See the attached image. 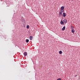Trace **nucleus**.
Returning <instances> with one entry per match:
<instances>
[{"label": "nucleus", "instance_id": "nucleus-4", "mask_svg": "<svg viewBox=\"0 0 80 80\" xmlns=\"http://www.w3.org/2000/svg\"><path fill=\"white\" fill-rule=\"evenodd\" d=\"M64 22L62 21V20H61V22H60V23L61 25H64Z\"/></svg>", "mask_w": 80, "mask_h": 80}, {"label": "nucleus", "instance_id": "nucleus-3", "mask_svg": "<svg viewBox=\"0 0 80 80\" xmlns=\"http://www.w3.org/2000/svg\"><path fill=\"white\" fill-rule=\"evenodd\" d=\"M62 17H66V14L65 13H63L62 14Z\"/></svg>", "mask_w": 80, "mask_h": 80}, {"label": "nucleus", "instance_id": "nucleus-12", "mask_svg": "<svg viewBox=\"0 0 80 80\" xmlns=\"http://www.w3.org/2000/svg\"><path fill=\"white\" fill-rule=\"evenodd\" d=\"M72 33H74V32H75V30H74V29H72Z\"/></svg>", "mask_w": 80, "mask_h": 80}, {"label": "nucleus", "instance_id": "nucleus-10", "mask_svg": "<svg viewBox=\"0 0 80 80\" xmlns=\"http://www.w3.org/2000/svg\"><path fill=\"white\" fill-rule=\"evenodd\" d=\"M23 18H21V22H23Z\"/></svg>", "mask_w": 80, "mask_h": 80}, {"label": "nucleus", "instance_id": "nucleus-6", "mask_svg": "<svg viewBox=\"0 0 80 80\" xmlns=\"http://www.w3.org/2000/svg\"><path fill=\"white\" fill-rule=\"evenodd\" d=\"M64 23H66L67 22V21L66 19H64L63 20Z\"/></svg>", "mask_w": 80, "mask_h": 80}, {"label": "nucleus", "instance_id": "nucleus-1", "mask_svg": "<svg viewBox=\"0 0 80 80\" xmlns=\"http://www.w3.org/2000/svg\"><path fill=\"white\" fill-rule=\"evenodd\" d=\"M64 8H65V7L64 6H62L61 8V10H60V12H63V11L64 10Z\"/></svg>", "mask_w": 80, "mask_h": 80}, {"label": "nucleus", "instance_id": "nucleus-2", "mask_svg": "<svg viewBox=\"0 0 80 80\" xmlns=\"http://www.w3.org/2000/svg\"><path fill=\"white\" fill-rule=\"evenodd\" d=\"M62 13H63V12L60 11V12L59 13L58 15L59 17H62Z\"/></svg>", "mask_w": 80, "mask_h": 80}, {"label": "nucleus", "instance_id": "nucleus-8", "mask_svg": "<svg viewBox=\"0 0 80 80\" xmlns=\"http://www.w3.org/2000/svg\"><path fill=\"white\" fill-rule=\"evenodd\" d=\"M65 27L64 26V27L62 29V31H64V30H65Z\"/></svg>", "mask_w": 80, "mask_h": 80}, {"label": "nucleus", "instance_id": "nucleus-9", "mask_svg": "<svg viewBox=\"0 0 80 80\" xmlns=\"http://www.w3.org/2000/svg\"><path fill=\"white\" fill-rule=\"evenodd\" d=\"M26 42L27 43H28L29 42V40L28 39H26Z\"/></svg>", "mask_w": 80, "mask_h": 80}, {"label": "nucleus", "instance_id": "nucleus-7", "mask_svg": "<svg viewBox=\"0 0 80 80\" xmlns=\"http://www.w3.org/2000/svg\"><path fill=\"white\" fill-rule=\"evenodd\" d=\"M29 38L30 40H32V39H33V38L32 37V36H30Z\"/></svg>", "mask_w": 80, "mask_h": 80}, {"label": "nucleus", "instance_id": "nucleus-15", "mask_svg": "<svg viewBox=\"0 0 80 80\" xmlns=\"http://www.w3.org/2000/svg\"><path fill=\"white\" fill-rule=\"evenodd\" d=\"M57 80H61V78H58Z\"/></svg>", "mask_w": 80, "mask_h": 80}, {"label": "nucleus", "instance_id": "nucleus-11", "mask_svg": "<svg viewBox=\"0 0 80 80\" xmlns=\"http://www.w3.org/2000/svg\"><path fill=\"white\" fill-rule=\"evenodd\" d=\"M59 54H62V51H60L59 52Z\"/></svg>", "mask_w": 80, "mask_h": 80}, {"label": "nucleus", "instance_id": "nucleus-14", "mask_svg": "<svg viewBox=\"0 0 80 80\" xmlns=\"http://www.w3.org/2000/svg\"><path fill=\"white\" fill-rule=\"evenodd\" d=\"M71 29H73V28H74L73 27L71 26Z\"/></svg>", "mask_w": 80, "mask_h": 80}, {"label": "nucleus", "instance_id": "nucleus-5", "mask_svg": "<svg viewBox=\"0 0 80 80\" xmlns=\"http://www.w3.org/2000/svg\"><path fill=\"white\" fill-rule=\"evenodd\" d=\"M24 55L25 56H27V52H25L24 53Z\"/></svg>", "mask_w": 80, "mask_h": 80}, {"label": "nucleus", "instance_id": "nucleus-13", "mask_svg": "<svg viewBox=\"0 0 80 80\" xmlns=\"http://www.w3.org/2000/svg\"><path fill=\"white\" fill-rule=\"evenodd\" d=\"M27 28H28H28H30V27L29 26V25H27Z\"/></svg>", "mask_w": 80, "mask_h": 80}]
</instances>
